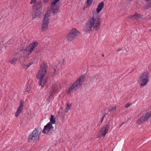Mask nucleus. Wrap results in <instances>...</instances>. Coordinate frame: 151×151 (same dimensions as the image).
I'll use <instances>...</instances> for the list:
<instances>
[{"label": "nucleus", "instance_id": "36", "mask_svg": "<svg viewBox=\"0 0 151 151\" xmlns=\"http://www.w3.org/2000/svg\"><path fill=\"white\" fill-rule=\"evenodd\" d=\"M149 32H150L151 33V29H150L149 30Z\"/></svg>", "mask_w": 151, "mask_h": 151}, {"label": "nucleus", "instance_id": "1", "mask_svg": "<svg viewBox=\"0 0 151 151\" xmlns=\"http://www.w3.org/2000/svg\"><path fill=\"white\" fill-rule=\"evenodd\" d=\"M104 2L102 1L99 4L96 9V12L93 11L92 16L86 23L83 31L86 33H90L91 31H97L101 27V22L98 14L104 7Z\"/></svg>", "mask_w": 151, "mask_h": 151}, {"label": "nucleus", "instance_id": "10", "mask_svg": "<svg viewBox=\"0 0 151 151\" xmlns=\"http://www.w3.org/2000/svg\"><path fill=\"white\" fill-rule=\"evenodd\" d=\"M80 34L79 32L75 28H72L70 32L67 35L66 38L69 41L74 40Z\"/></svg>", "mask_w": 151, "mask_h": 151}, {"label": "nucleus", "instance_id": "25", "mask_svg": "<svg viewBox=\"0 0 151 151\" xmlns=\"http://www.w3.org/2000/svg\"><path fill=\"white\" fill-rule=\"evenodd\" d=\"M132 104H130L129 103H127L125 106V107L126 108H128Z\"/></svg>", "mask_w": 151, "mask_h": 151}, {"label": "nucleus", "instance_id": "29", "mask_svg": "<svg viewBox=\"0 0 151 151\" xmlns=\"http://www.w3.org/2000/svg\"><path fill=\"white\" fill-rule=\"evenodd\" d=\"M29 92L27 91H26L25 90L24 92V94H27L28 93H29Z\"/></svg>", "mask_w": 151, "mask_h": 151}, {"label": "nucleus", "instance_id": "15", "mask_svg": "<svg viewBox=\"0 0 151 151\" xmlns=\"http://www.w3.org/2000/svg\"><path fill=\"white\" fill-rule=\"evenodd\" d=\"M58 89V85L56 83L53 84L49 93V99L53 97L55 93L57 92Z\"/></svg>", "mask_w": 151, "mask_h": 151}, {"label": "nucleus", "instance_id": "27", "mask_svg": "<svg viewBox=\"0 0 151 151\" xmlns=\"http://www.w3.org/2000/svg\"><path fill=\"white\" fill-rule=\"evenodd\" d=\"M145 1H147L149 4L150 5V6H151V0H145Z\"/></svg>", "mask_w": 151, "mask_h": 151}, {"label": "nucleus", "instance_id": "21", "mask_svg": "<svg viewBox=\"0 0 151 151\" xmlns=\"http://www.w3.org/2000/svg\"><path fill=\"white\" fill-rule=\"evenodd\" d=\"M93 0H87L86 1L87 6H88L93 2Z\"/></svg>", "mask_w": 151, "mask_h": 151}, {"label": "nucleus", "instance_id": "22", "mask_svg": "<svg viewBox=\"0 0 151 151\" xmlns=\"http://www.w3.org/2000/svg\"><path fill=\"white\" fill-rule=\"evenodd\" d=\"M35 63V62H30L29 63L27 64L26 65L27 67L26 68V69L27 68L29 67L31 65L34 64Z\"/></svg>", "mask_w": 151, "mask_h": 151}, {"label": "nucleus", "instance_id": "14", "mask_svg": "<svg viewBox=\"0 0 151 151\" xmlns=\"http://www.w3.org/2000/svg\"><path fill=\"white\" fill-rule=\"evenodd\" d=\"M47 11L45 12V14L42 22L41 31H46L47 29Z\"/></svg>", "mask_w": 151, "mask_h": 151}, {"label": "nucleus", "instance_id": "37", "mask_svg": "<svg viewBox=\"0 0 151 151\" xmlns=\"http://www.w3.org/2000/svg\"><path fill=\"white\" fill-rule=\"evenodd\" d=\"M108 113H109V112H108V113H106V114H108Z\"/></svg>", "mask_w": 151, "mask_h": 151}, {"label": "nucleus", "instance_id": "9", "mask_svg": "<svg viewBox=\"0 0 151 151\" xmlns=\"http://www.w3.org/2000/svg\"><path fill=\"white\" fill-rule=\"evenodd\" d=\"M58 66L54 63H50L49 73L50 76L53 77L56 76L59 73Z\"/></svg>", "mask_w": 151, "mask_h": 151}, {"label": "nucleus", "instance_id": "23", "mask_svg": "<svg viewBox=\"0 0 151 151\" xmlns=\"http://www.w3.org/2000/svg\"><path fill=\"white\" fill-rule=\"evenodd\" d=\"M46 130H47V124L45 126L44 128L42 131V133H46Z\"/></svg>", "mask_w": 151, "mask_h": 151}, {"label": "nucleus", "instance_id": "5", "mask_svg": "<svg viewBox=\"0 0 151 151\" xmlns=\"http://www.w3.org/2000/svg\"><path fill=\"white\" fill-rule=\"evenodd\" d=\"M149 73L148 72L143 73L139 77L138 82L141 87L146 86L149 81Z\"/></svg>", "mask_w": 151, "mask_h": 151}, {"label": "nucleus", "instance_id": "2", "mask_svg": "<svg viewBox=\"0 0 151 151\" xmlns=\"http://www.w3.org/2000/svg\"><path fill=\"white\" fill-rule=\"evenodd\" d=\"M47 68L46 63L42 64L37 76V78L39 80L38 84L42 87L44 86L47 81V76H46Z\"/></svg>", "mask_w": 151, "mask_h": 151}, {"label": "nucleus", "instance_id": "30", "mask_svg": "<svg viewBox=\"0 0 151 151\" xmlns=\"http://www.w3.org/2000/svg\"><path fill=\"white\" fill-rule=\"evenodd\" d=\"M62 60V63L61 64H63L64 62L65 61V60L64 59H62L61 60Z\"/></svg>", "mask_w": 151, "mask_h": 151}, {"label": "nucleus", "instance_id": "4", "mask_svg": "<svg viewBox=\"0 0 151 151\" xmlns=\"http://www.w3.org/2000/svg\"><path fill=\"white\" fill-rule=\"evenodd\" d=\"M85 80V76L83 75L81 76L68 89V93H71L76 91L83 84Z\"/></svg>", "mask_w": 151, "mask_h": 151}, {"label": "nucleus", "instance_id": "17", "mask_svg": "<svg viewBox=\"0 0 151 151\" xmlns=\"http://www.w3.org/2000/svg\"><path fill=\"white\" fill-rule=\"evenodd\" d=\"M129 18L131 19L135 20L138 21H140L142 19L141 15L137 13L134 15L129 16Z\"/></svg>", "mask_w": 151, "mask_h": 151}, {"label": "nucleus", "instance_id": "32", "mask_svg": "<svg viewBox=\"0 0 151 151\" xmlns=\"http://www.w3.org/2000/svg\"><path fill=\"white\" fill-rule=\"evenodd\" d=\"M37 0H31V3H32L33 2H34L35 1H37Z\"/></svg>", "mask_w": 151, "mask_h": 151}, {"label": "nucleus", "instance_id": "16", "mask_svg": "<svg viewBox=\"0 0 151 151\" xmlns=\"http://www.w3.org/2000/svg\"><path fill=\"white\" fill-rule=\"evenodd\" d=\"M24 102L23 101H21L19 104V106L18 108L17 111L15 114V116L17 117L21 113L22 110L24 106Z\"/></svg>", "mask_w": 151, "mask_h": 151}, {"label": "nucleus", "instance_id": "31", "mask_svg": "<svg viewBox=\"0 0 151 151\" xmlns=\"http://www.w3.org/2000/svg\"><path fill=\"white\" fill-rule=\"evenodd\" d=\"M122 49L121 48H119L117 50V51L118 52H119V51H121L122 50Z\"/></svg>", "mask_w": 151, "mask_h": 151}, {"label": "nucleus", "instance_id": "7", "mask_svg": "<svg viewBox=\"0 0 151 151\" xmlns=\"http://www.w3.org/2000/svg\"><path fill=\"white\" fill-rule=\"evenodd\" d=\"M37 45V42H33L30 43L28 46L25 49L21 50V51L23 54V56L25 57H27Z\"/></svg>", "mask_w": 151, "mask_h": 151}, {"label": "nucleus", "instance_id": "13", "mask_svg": "<svg viewBox=\"0 0 151 151\" xmlns=\"http://www.w3.org/2000/svg\"><path fill=\"white\" fill-rule=\"evenodd\" d=\"M109 128V127L108 125H104L100 130L99 134V137L101 138L102 137H105L108 132Z\"/></svg>", "mask_w": 151, "mask_h": 151}, {"label": "nucleus", "instance_id": "28", "mask_svg": "<svg viewBox=\"0 0 151 151\" xmlns=\"http://www.w3.org/2000/svg\"><path fill=\"white\" fill-rule=\"evenodd\" d=\"M124 124V122H123L121 124H120L119 125V127H121Z\"/></svg>", "mask_w": 151, "mask_h": 151}, {"label": "nucleus", "instance_id": "24", "mask_svg": "<svg viewBox=\"0 0 151 151\" xmlns=\"http://www.w3.org/2000/svg\"><path fill=\"white\" fill-rule=\"evenodd\" d=\"M90 78L91 79V81H93L95 79L96 76H91Z\"/></svg>", "mask_w": 151, "mask_h": 151}, {"label": "nucleus", "instance_id": "8", "mask_svg": "<svg viewBox=\"0 0 151 151\" xmlns=\"http://www.w3.org/2000/svg\"><path fill=\"white\" fill-rule=\"evenodd\" d=\"M41 132L42 129L40 127L37 128L30 135L28 138V141L29 142H31L38 139Z\"/></svg>", "mask_w": 151, "mask_h": 151}, {"label": "nucleus", "instance_id": "20", "mask_svg": "<svg viewBox=\"0 0 151 151\" xmlns=\"http://www.w3.org/2000/svg\"><path fill=\"white\" fill-rule=\"evenodd\" d=\"M116 106H114L111 107L108 110V112H111L114 110H115L116 109Z\"/></svg>", "mask_w": 151, "mask_h": 151}, {"label": "nucleus", "instance_id": "3", "mask_svg": "<svg viewBox=\"0 0 151 151\" xmlns=\"http://www.w3.org/2000/svg\"><path fill=\"white\" fill-rule=\"evenodd\" d=\"M31 4L33 5L32 6V9L33 10V12L32 14V18L34 19V18L37 17L40 18L42 15V2L40 1H35L31 3Z\"/></svg>", "mask_w": 151, "mask_h": 151}, {"label": "nucleus", "instance_id": "34", "mask_svg": "<svg viewBox=\"0 0 151 151\" xmlns=\"http://www.w3.org/2000/svg\"><path fill=\"white\" fill-rule=\"evenodd\" d=\"M43 2L45 3H47V0H43Z\"/></svg>", "mask_w": 151, "mask_h": 151}, {"label": "nucleus", "instance_id": "6", "mask_svg": "<svg viewBox=\"0 0 151 151\" xmlns=\"http://www.w3.org/2000/svg\"><path fill=\"white\" fill-rule=\"evenodd\" d=\"M148 110V111L147 113L142 115L137 120L136 123L137 124L141 125L151 118V104L149 106Z\"/></svg>", "mask_w": 151, "mask_h": 151}, {"label": "nucleus", "instance_id": "33", "mask_svg": "<svg viewBox=\"0 0 151 151\" xmlns=\"http://www.w3.org/2000/svg\"><path fill=\"white\" fill-rule=\"evenodd\" d=\"M27 67V66L26 65H24L23 66V68L24 69H26V68Z\"/></svg>", "mask_w": 151, "mask_h": 151}, {"label": "nucleus", "instance_id": "35", "mask_svg": "<svg viewBox=\"0 0 151 151\" xmlns=\"http://www.w3.org/2000/svg\"><path fill=\"white\" fill-rule=\"evenodd\" d=\"M104 117V116L102 118V122L103 120Z\"/></svg>", "mask_w": 151, "mask_h": 151}, {"label": "nucleus", "instance_id": "18", "mask_svg": "<svg viewBox=\"0 0 151 151\" xmlns=\"http://www.w3.org/2000/svg\"><path fill=\"white\" fill-rule=\"evenodd\" d=\"M71 106V103H70V102L67 103L65 109V112L66 113L68 112L69 110L70 109Z\"/></svg>", "mask_w": 151, "mask_h": 151}, {"label": "nucleus", "instance_id": "19", "mask_svg": "<svg viewBox=\"0 0 151 151\" xmlns=\"http://www.w3.org/2000/svg\"><path fill=\"white\" fill-rule=\"evenodd\" d=\"M18 60L17 58L16 57H14L11 59L9 63L12 64L14 65Z\"/></svg>", "mask_w": 151, "mask_h": 151}, {"label": "nucleus", "instance_id": "12", "mask_svg": "<svg viewBox=\"0 0 151 151\" xmlns=\"http://www.w3.org/2000/svg\"><path fill=\"white\" fill-rule=\"evenodd\" d=\"M55 118L54 115H52L50 119V122L48 123V134H52L54 131V127L52 124H55Z\"/></svg>", "mask_w": 151, "mask_h": 151}, {"label": "nucleus", "instance_id": "26", "mask_svg": "<svg viewBox=\"0 0 151 151\" xmlns=\"http://www.w3.org/2000/svg\"><path fill=\"white\" fill-rule=\"evenodd\" d=\"M30 90V86H27V88H25V90L26 91H27L29 92Z\"/></svg>", "mask_w": 151, "mask_h": 151}, {"label": "nucleus", "instance_id": "11", "mask_svg": "<svg viewBox=\"0 0 151 151\" xmlns=\"http://www.w3.org/2000/svg\"><path fill=\"white\" fill-rule=\"evenodd\" d=\"M60 0H55L51 3L50 9L53 15H55L59 12V4H57V3Z\"/></svg>", "mask_w": 151, "mask_h": 151}]
</instances>
